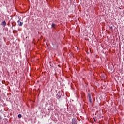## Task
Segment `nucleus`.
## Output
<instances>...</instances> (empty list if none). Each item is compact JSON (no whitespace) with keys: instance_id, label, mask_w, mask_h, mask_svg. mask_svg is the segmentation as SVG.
I'll return each instance as SVG.
<instances>
[{"instance_id":"nucleus-1","label":"nucleus","mask_w":124,"mask_h":124,"mask_svg":"<svg viewBox=\"0 0 124 124\" xmlns=\"http://www.w3.org/2000/svg\"><path fill=\"white\" fill-rule=\"evenodd\" d=\"M88 96L89 102H90V103H92V94H91V93H88Z\"/></svg>"},{"instance_id":"nucleus-2","label":"nucleus","mask_w":124,"mask_h":124,"mask_svg":"<svg viewBox=\"0 0 124 124\" xmlns=\"http://www.w3.org/2000/svg\"><path fill=\"white\" fill-rule=\"evenodd\" d=\"M72 124H78V121L76 118H73L72 120Z\"/></svg>"},{"instance_id":"nucleus-3","label":"nucleus","mask_w":124,"mask_h":124,"mask_svg":"<svg viewBox=\"0 0 124 124\" xmlns=\"http://www.w3.org/2000/svg\"><path fill=\"white\" fill-rule=\"evenodd\" d=\"M61 95H62V94L61 93H60V92H59L56 95V97L58 99H60V98H61Z\"/></svg>"},{"instance_id":"nucleus-4","label":"nucleus","mask_w":124,"mask_h":124,"mask_svg":"<svg viewBox=\"0 0 124 124\" xmlns=\"http://www.w3.org/2000/svg\"><path fill=\"white\" fill-rule=\"evenodd\" d=\"M2 26H3V27H5V26H6V22H5V21H3L1 23Z\"/></svg>"},{"instance_id":"nucleus-5","label":"nucleus","mask_w":124,"mask_h":124,"mask_svg":"<svg viewBox=\"0 0 124 124\" xmlns=\"http://www.w3.org/2000/svg\"><path fill=\"white\" fill-rule=\"evenodd\" d=\"M17 23H18V26H23V22H20V23H19V20H18V21H17Z\"/></svg>"},{"instance_id":"nucleus-6","label":"nucleus","mask_w":124,"mask_h":124,"mask_svg":"<svg viewBox=\"0 0 124 124\" xmlns=\"http://www.w3.org/2000/svg\"><path fill=\"white\" fill-rule=\"evenodd\" d=\"M51 27L52 28H54V29H55V27H56V24L52 23L51 25Z\"/></svg>"},{"instance_id":"nucleus-7","label":"nucleus","mask_w":124,"mask_h":124,"mask_svg":"<svg viewBox=\"0 0 124 124\" xmlns=\"http://www.w3.org/2000/svg\"><path fill=\"white\" fill-rule=\"evenodd\" d=\"M18 118H22V115L19 114H18Z\"/></svg>"},{"instance_id":"nucleus-8","label":"nucleus","mask_w":124,"mask_h":124,"mask_svg":"<svg viewBox=\"0 0 124 124\" xmlns=\"http://www.w3.org/2000/svg\"><path fill=\"white\" fill-rule=\"evenodd\" d=\"M93 120H94V122H96V120H95V118H93Z\"/></svg>"},{"instance_id":"nucleus-9","label":"nucleus","mask_w":124,"mask_h":124,"mask_svg":"<svg viewBox=\"0 0 124 124\" xmlns=\"http://www.w3.org/2000/svg\"><path fill=\"white\" fill-rule=\"evenodd\" d=\"M113 28V27H111V28L112 29Z\"/></svg>"},{"instance_id":"nucleus-10","label":"nucleus","mask_w":124,"mask_h":124,"mask_svg":"<svg viewBox=\"0 0 124 124\" xmlns=\"http://www.w3.org/2000/svg\"><path fill=\"white\" fill-rule=\"evenodd\" d=\"M14 27H15V26H13V28Z\"/></svg>"}]
</instances>
